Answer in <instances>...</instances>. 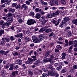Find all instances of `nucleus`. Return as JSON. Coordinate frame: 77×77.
Returning <instances> with one entry per match:
<instances>
[{"mask_svg": "<svg viewBox=\"0 0 77 77\" xmlns=\"http://www.w3.org/2000/svg\"><path fill=\"white\" fill-rule=\"evenodd\" d=\"M36 22L35 21V20L34 19H29L28 20L26 23L27 24L31 26L32 24H33L35 23H36Z\"/></svg>", "mask_w": 77, "mask_h": 77, "instance_id": "nucleus-1", "label": "nucleus"}, {"mask_svg": "<svg viewBox=\"0 0 77 77\" xmlns=\"http://www.w3.org/2000/svg\"><path fill=\"white\" fill-rule=\"evenodd\" d=\"M47 68H50L51 70L53 71V72H56V69L53 68V64H51V65L49 64L48 65Z\"/></svg>", "mask_w": 77, "mask_h": 77, "instance_id": "nucleus-2", "label": "nucleus"}, {"mask_svg": "<svg viewBox=\"0 0 77 77\" xmlns=\"http://www.w3.org/2000/svg\"><path fill=\"white\" fill-rule=\"evenodd\" d=\"M11 2V0H1V3H5L6 5H10V3Z\"/></svg>", "mask_w": 77, "mask_h": 77, "instance_id": "nucleus-3", "label": "nucleus"}, {"mask_svg": "<svg viewBox=\"0 0 77 77\" xmlns=\"http://www.w3.org/2000/svg\"><path fill=\"white\" fill-rule=\"evenodd\" d=\"M59 14H60V11L59 10H57L55 13H53L52 14V16H54V17H57V15H59Z\"/></svg>", "mask_w": 77, "mask_h": 77, "instance_id": "nucleus-4", "label": "nucleus"}, {"mask_svg": "<svg viewBox=\"0 0 77 77\" xmlns=\"http://www.w3.org/2000/svg\"><path fill=\"white\" fill-rule=\"evenodd\" d=\"M60 21V19H58V22L57 23V21H56L55 20H53L52 21L51 23H53V24H55L54 25V26H57L59 25V22Z\"/></svg>", "mask_w": 77, "mask_h": 77, "instance_id": "nucleus-5", "label": "nucleus"}, {"mask_svg": "<svg viewBox=\"0 0 77 77\" xmlns=\"http://www.w3.org/2000/svg\"><path fill=\"white\" fill-rule=\"evenodd\" d=\"M41 64V62L39 60H38L35 62L33 63V65H35L36 66H39Z\"/></svg>", "mask_w": 77, "mask_h": 77, "instance_id": "nucleus-6", "label": "nucleus"}, {"mask_svg": "<svg viewBox=\"0 0 77 77\" xmlns=\"http://www.w3.org/2000/svg\"><path fill=\"white\" fill-rule=\"evenodd\" d=\"M70 20V19L69 17H66L63 18V23H66V22H68Z\"/></svg>", "mask_w": 77, "mask_h": 77, "instance_id": "nucleus-7", "label": "nucleus"}, {"mask_svg": "<svg viewBox=\"0 0 77 77\" xmlns=\"http://www.w3.org/2000/svg\"><path fill=\"white\" fill-rule=\"evenodd\" d=\"M56 71L55 72H53V71H49L48 72V75H51V76H54L55 75V73H56Z\"/></svg>", "mask_w": 77, "mask_h": 77, "instance_id": "nucleus-8", "label": "nucleus"}, {"mask_svg": "<svg viewBox=\"0 0 77 77\" xmlns=\"http://www.w3.org/2000/svg\"><path fill=\"white\" fill-rule=\"evenodd\" d=\"M15 37H17V38H20L21 39L23 38V34L22 33H20L19 34H17L15 36Z\"/></svg>", "mask_w": 77, "mask_h": 77, "instance_id": "nucleus-9", "label": "nucleus"}, {"mask_svg": "<svg viewBox=\"0 0 77 77\" xmlns=\"http://www.w3.org/2000/svg\"><path fill=\"white\" fill-rule=\"evenodd\" d=\"M22 60H18L15 62V64H18V65H22Z\"/></svg>", "mask_w": 77, "mask_h": 77, "instance_id": "nucleus-10", "label": "nucleus"}, {"mask_svg": "<svg viewBox=\"0 0 77 77\" xmlns=\"http://www.w3.org/2000/svg\"><path fill=\"white\" fill-rule=\"evenodd\" d=\"M63 65V64L62 63V62H61L57 63H55L54 64V66H55V67H57V66H59V65Z\"/></svg>", "mask_w": 77, "mask_h": 77, "instance_id": "nucleus-11", "label": "nucleus"}, {"mask_svg": "<svg viewBox=\"0 0 77 77\" xmlns=\"http://www.w3.org/2000/svg\"><path fill=\"white\" fill-rule=\"evenodd\" d=\"M22 7L24 8V11H26L28 8V6L26 5V4H24L22 5Z\"/></svg>", "mask_w": 77, "mask_h": 77, "instance_id": "nucleus-12", "label": "nucleus"}, {"mask_svg": "<svg viewBox=\"0 0 77 77\" xmlns=\"http://www.w3.org/2000/svg\"><path fill=\"white\" fill-rule=\"evenodd\" d=\"M51 53V51H47L46 52L45 54V57H48L49 55H50V54Z\"/></svg>", "mask_w": 77, "mask_h": 77, "instance_id": "nucleus-13", "label": "nucleus"}, {"mask_svg": "<svg viewBox=\"0 0 77 77\" xmlns=\"http://www.w3.org/2000/svg\"><path fill=\"white\" fill-rule=\"evenodd\" d=\"M62 59H65V57H66V54L65 53L63 52L62 54Z\"/></svg>", "mask_w": 77, "mask_h": 77, "instance_id": "nucleus-14", "label": "nucleus"}, {"mask_svg": "<svg viewBox=\"0 0 77 77\" xmlns=\"http://www.w3.org/2000/svg\"><path fill=\"white\" fill-rule=\"evenodd\" d=\"M2 41H6L7 42H9L10 39L9 38H2Z\"/></svg>", "mask_w": 77, "mask_h": 77, "instance_id": "nucleus-15", "label": "nucleus"}, {"mask_svg": "<svg viewBox=\"0 0 77 77\" xmlns=\"http://www.w3.org/2000/svg\"><path fill=\"white\" fill-rule=\"evenodd\" d=\"M44 59H45V62H48L50 61L51 59L48 58V57H44Z\"/></svg>", "mask_w": 77, "mask_h": 77, "instance_id": "nucleus-16", "label": "nucleus"}, {"mask_svg": "<svg viewBox=\"0 0 77 77\" xmlns=\"http://www.w3.org/2000/svg\"><path fill=\"white\" fill-rule=\"evenodd\" d=\"M14 20V18L12 17H10L7 20V21H9L10 23H12Z\"/></svg>", "mask_w": 77, "mask_h": 77, "instance_id": "nucleus-17", "label": "nucleus"}, {"mask_svg": "<svg viewBox=\"0 0 77 77\" xmlns=\"http://www.w3.org/2000/svg\"><path fill=\"white\" fill-rule=\"evenodd\" d=\"M16 17L17 18H20V17H21V14H20V13L19 12H17L16 13Z\"/></svg>", "mask_w": 77, "mask_h": 77, "instance_id": "nucleus-18", "label": "nucleus"}, {"mask_svg": "<svg viewBox=\"0 0 77 77\" xmlns=\"http://www.w3.org/2000/svg\"><path fill=\"white\" fill-rule=\"evenodd\" d=\"M34 42L35 43H39L40 40L38 38H36L35 39L33 40Z\"/></svg>", "mask_w": 77, "mask_h": 77, "instance_id": "nucleus-19", "label": "nucleus"}, {"mask_svg": "<svg viewBox=\"0 0 77 77\" xmlns=\"http://www.w3.org/2000/svg\"><path fill=\"white\" fill-rule=\"evenodd\" d=\"M35 17L36 18H37V19H39V18H41V14L39 13H37L36 14Z\"/></svg>", "mask_w": 77, "mask_h": 77, "instance_id": "nucleus-20", "label": "nucleus"}, {"mask_svg": "<svg viewBox=\"0 0 77 77\" xmlns=\"http://www.w3.org/2000/svg\"><path fill=\"white\" fill-rule=\"evenodd\" d=\"M28 59L30 63V64H32L33 63V59L31 58H28Z\"/></svg>", "mask_w": 77, "mask_h": 77, "instance_id": "nucleus-21", "label": "nucleus"}, {"mask_svg": "<svg viewBox=\"0 0 77 77\" xmlns=\"http://www.w3.org/2000/svg\"><path fill=\"white\" fill-rule=\"evenodd\" d=\"M17 33H19V32H21V30H22V29H21V28L20 27L17 28Z\"/></svg>", "mask_w": 77, "mask_h": 77, "instance_id": "nucleus-22", "label": "nucleus"}, {"mask_svg": "<svg viewBox=\"0 0 77 77\" xmlns=\"http://www.w3.org/2000/svg\"><path fill=\"white\" fill-rule=\"evenodd\" d=\"M9 12H12L14 13L15 11L14 9H12L11 8H9Z\"/></svg>", "mask_w": 77, "mask_h": 77, "instance_id": "nucleus-23", "label": "nucleus"}, {"mask_svg": "<svg viewBox=\"0 0 77 77\" xmlns=\"http://www.w3.org/2000/svg\"><path fill=\"white\" fill-rule=\"evenodd\" d=\"M45 32L46 33H49V32H51L52 30L51 29H45Z\"/></svg>", "mask_w": 77, "mask_h": 77, "instance_id": "nucleus-24", "label": "nucleus"}, {"mask_svg": "<svg viewBox=\"0 0 77 77\" xmlns=\"http://www.w3.org/2000/svg\"><path fill=\"white\" fill-rule=\"evenodd\" d=\"M39 38L40 39H44V38H45V37L43 35L41 34L39 36Z\"/></svg>", "mask_w": 77, "mask_h": 77, "instance_id": "nucleus-25", "label": "nucleus"}, {"mask_svg": "<svg viewBox=\"0 0 77 77\" xmlns=\"http://www.w3.org/2000/svg\"><path fill=\"white\" fill-rule=\"evenodd\" d=\"M73 44L74 47H77V42L76 41V40L73 41Z\"/></svg>", "mask_w": 77, "mask_h": 77, "instance_id": "nucleus-26", "label": "nucleus"}, {"mask_svg": "<svg viewBox=\"0 0 77 77\" xmlns=\"http://www.w3.org/2000/svg\"><path fill=\"white\" fill-rule=\"evenodd\" d=\"M35 10L36 12H41V9L39 8H35Z\"/></svg>", "mask_w": 77, "mask_h": 77, "instance_id": "nucleus-27", "label": "nucleus"}, {"mask_svg": "<svg viewBox=\"0 0 77 77\" xmlns=\"http://www.w3.org/2000/svg\"><path fill=\"white\" fill-rule=\"evenodd\" d=\"M13 65L12 64H11L10 66V68H9V70L10 71H12V70H13Z\"/></svg>", "mask_w": 77, "mask_h": 77, "instance_id": "nucleus-28", "label": "nucleus"}, {"mask_svg": "<svg viewBox=\"0 0 77 77\" xmlns=\"http://www.w3.org/2000/svg\"><path fill=\"white\" fill-rule=\"evenodd\" d=\"M62 66H60L59 67H57L56 69L57 71H60L62 69Z\"/></svg>", "mask_w": 77, "mask_h": 77, "instance_id": "nucleus-29", "label": "nucleus"}, {"mask_svg": "<svg viewBox=\"0 0 77 77\" xmlns=\"http://www.w3.org/2000/svg\"><path fill=\"white\" fill-rule=\"evenodd\" d=\"M41 5H48V4L46 2H44L42 1H41Z\"/></svg>", "mask_w": 77, "mask_h": 77, "instance_id": "nucleus-30", "label": "nucleus"}, {"mask_svg": "<svg viewBox=\"0 0 77 77\" xmlns=\"http://www.w3.org/2000/svg\"><path fill=\"white\" fill-rule=\"evenodd\" d=\"M56 48L57 49H59V50H61L62 49V47L60 45H57L56 46Z\"/></svg>", "mask_w": 77, "mask_h": 77, "instance_id": "nucleus-31", "label": "nucleus"}, {"mask_svg": "<svg viewBox=\"0 0 77 77\" xmlns=\"http://www.w3.org/2000/svg\"><path fill=\"white\" fill-rule=\"evenodd\" d=\"M0 25H5V22L4 21L1 20L0 21Z\"/></svg>", "mask_w": 77, "mask_h": 77, "instance_id": "nucleus-32", "label": "nucleus"}, {"mask_svg": "<svg viewBox=\"0 0 77 77\" xmlns=\"http://www.w3.org/2000/svg\"><path fill=\"white\" fill-rule=\"evenodd\" d=\"M4 30L2 29L0 30V36H1L2 34H3Z\"/></svg>", "mask_w": 77, "mask_h": 77, "instance_id": "nucleus-33", "label": "nucleus"}, {"mask_svg": "<svg viewBox=\"0 0 77 77\" xmlns=\"http://www.w3.org/2000/svg\"><path fill=\"white\" fill-rule=\"evenodd\" d=\"M64 24V23H63V21H62V22L61 23L60 25V27L61 28L63 27V26H64V24Z\"/></svg>", "mask_w": 77, "mask_h": 77, "instance_id": "nucleus-34", "label": "nucleus"}, {"mask_svg": "<svg viewBox=\"0 0 77 77\" xmlns=\"http://www.w3.org/2000/svg\"><path fill=\"white\" fill-rule=\"evenodd\" d=\"M54 54H52L50 56V59L51 60L54 59Z\"/></svg>", "mask_w": 77, "mask_h": 77, "instance_id": "nucleus-35", "label": "nucleus"}, {"mask_svg": "<svg viewBox=\"0 0 77 77\" xmlns=\"http://www.w3.org/2000/svg\"><path fill=\"white\" fill-rule=\"evenodd\" d=\"M42 75L43 77H47L48 76V75H47V73H45L42 74Z\"/></svg>", "mask_w": 77, "mask_h": 77, "instance_id": "nucleus-36", "label": "nucleus"}, {"mask_svg": "<svg viewBox=\"0 0 77 77\" xmlns=\"http://www.w3.org/2000/svg\"><path fill=\"white\" fill-rule=\"evenodd\" d=\"M30 15L32 16V17H34L35 16V13L33 11L31 12Z\"/></svg>", "mask_w": 77, "mask_h": 77, "instance_id": "nucleus-37", "label": "nucleus"}, {"mask_svg": "<svg viewBox=\"0 0 77 77\" xmlns=\"http://www.w3.org/2000/svg\"><path fill=\"white\" fill-rule=\"evenodd\" d=\"M55 61H54V60H50V61H49V62H50V63H51V64H52L53 65V63H54V62Z\"/></svg>", "mask_w": 77, "mask_h": 77, "instance_id": "nucleus-38", "label": "nucleus"}, {"mask_svg": "<svg viewBox=\"0 0 77 77\" xmlns=\"http://www.w3.org/2000/svg\"><path fill=\"white\" fill-rule=\"evenodd\" d=\"M73 23L77 25V19H75V20L73 21Z\"/></svg>", "mask_w": 77, "mask_h": 77, "instance_id": "nucleus-39", "label": "nucleus"}, {"mask_svg": "<svg viewBox=\"0 0 77 77\" xmlns=\"http://www.w3.org/2000/svg\"><path fill=\"white\" fill-rule=\"evenodd\" d=\"M55 2H56V0H53L52 1H51L50 2V3L51 4H53L54 3H55Z\"/></svg>", "mask_w": 77, "mask_h": 77, "instance_id": "nucleus-40", "label": "nucleus"}, {"mask_svg": "<svg viewBox=\"0 0 77 77\" xmlns=\"http://www.w3.org/2000/svg\"><path fill=\"white\" fill-rule=\"evenodd\" d=\"M52 17H54V16H52V14H48L47 15V17L48 18H52Z\"/></svg>", "mask_w": 77, "mask_h": 77, "instance_id": "nucleus-41", "label": "nucleus"}, {"mask_svg": "<svg viewBox=\"0 0 77 77\" xmlns=\"http://www.w3.org/2000/svg\"><path fill=\"white\" fill-rule=\"evenodd\" d=\"M48 21V20H43L42 22V24H45Z\"/></svg>", "mask_w": 77, "mask_h": 77, "instance_id": "nucleus-42", "label": "nucleus"}, {"mask_svg": "<svg viewBox=\"0 0 77 77\" xmlns=\"http://www.w3.org/2000/svg\"><path fill=\"white\" fill-rule=\"evenodd\" d=\"M5 53V51L1 50L0 51V54L3 55Z\"/></svg>", "mask_w": 77, "mask_h": 77, "instance_id": "nucleus-43", "label": "nucleus"}, {"mask_svg": "<svg viewBox=\"0 0 77 77\" xmlns=\"http://www.w3.org/2000/svg\"><path fill=\"white\" fill-rule=\"evenodd\" d=\"M20 8H21V6H20V5H18L17 6H15L16 9H19Z\"/></svg>", "mask_w": 77, "mask_h": 77, "instance_id": "nucleus-44", "label": "nucleus"}, {"mask_svg": "<svg viewBox=\"0 0 77 77\" xmlns=\"http://www.w3.org/2000/svg\"><path fill=\"white\" fill-rule=\"evenodd\" d=\"M54 35V33L52 32L50 34L48 35L49 37H51V36H53Z\"/></svg>", "mask_w": 77, "mask_h": 77, "instance_id": "nucleus-45", "label": "nucleus"}, {"mask_svg": "<svg viewBox=\"0 0 77 77\" xmlns=\"http://www.w3.org/2000/svg\"><path fill=\"white\" fill-rule=\"evenodd\" d=\"M23 21V19L21 18L20 19L18 20V22H19V23H22Z\"/></svg>", "mask_w": 77, "mask_h": 77, "instance_id": "nucleus-46", "label": "nucleus"}, {"mask_svg": "<svg viewBox=\"0 0 77 77\" xmlns=\"http://www.w3.org/2000/svg\"><path fill=\"white\" fill-rule=\"evenodd\" d=\"M25 38L26 39V40H27L28 41H30V38L29 37H25Z\"/></svg>", "mask_w": 77, "mask_h": 77, "instance_id": "nucleus-47", "label": "nucleus"}, {"mask_svg": "<svg viewBox=\"0 0 77 77\" xmlns=\"http://www.w3.org/2000/svg\"><path fill=\"white\" fill-rule=\"evenodd\" d=\"M73 43H74V42H73V41H70L69 42V44L70 45H72V44H73Z\"/></svg>", "mask_w": 77, "mask_h": 77, "instance_id": "nucleus-48", "label": "nucleus"}, {"mask_svg": "<svg viewBox=\"0 0 77 77\" xmlns=\"http://www.w3.org/2000/svg\"><path fill=\"white\" fill-rule=\"evenodd\" d=\"M10 39L11 41H14V40H15V38H14V37L13 36H11L10 37Z\"/></svg>", "mask_w": 77, "mask_h": 77, "instance_id": "nucleus-49", "label": "nucleus"}, {"mask_svg": "<svg viewBox=\"0 0 77 77\" xmlns=\"http://www.w3.org/2000/svg\"><path fill=\"white\" fill-rule=\"evenodd\" d=\"M32 40H33H33H35V39L37 38H36V35H34L32 36Z\"/></svg>", "mask_w": 77, "mask_h": 77, "instance_id": "nucleus-50", "label": "nucleus"}, {"mask_svg": "<svg viewBox=\"0 0 77 77\" xmlns=\"http://www.w3.org/2000/svg\"><path fill=\"white\" fill-rule=\"evenodd\" d=\"M61 3L63 4V5H65L66 4V2L64 0H62L61 1Z\"/></svg>", "mask_w": 77, "mask_h": 77, "instance_id": "nucleus-51", "label": "nucleus"}, {"mask_svg": "<svg viewBox=\"0 0 77 77\" xmlns=\"http://www.w3.org/2000/svg\"><path fill=\"white\" fill-rule=\"evenodd\" d=\"M5 41L2 40V41L1 42V44H2V45H5Z\"/></svg>", "mask_w": 77, "mask_h": 77, "instance_id": "nucleus-52", "label": "nucleus"}, {"mask_svg": "<svg viewBox=\"0 0 77 77\" xmlns=\"http://www.w3.org/2000/svg\"><path fill=\"white\" fill-rule=\"evenodd\" d=\"M25 3L26 5H29L30 4V2L28 1H26L25 2Z\"/></svg>", "mask_w": 77, "mask_h": 77, "instance_id": "nucleus-53", "label": "nucleus"}, {"mask_svg": "<svg viewBox=\"0 0 77 77\" xmlns=\"http://www.w3.org/2000/svg\"><path fill=\"white\" fill-rule=\"evenodd\" d=\"M5 24L7 26H10L11 25V23H5Z\"/></svg>", "mask_w": 77, "mask_h": 77, "instance_id": "nucleus-54", "label": "nucleus"}, {"mask_svg": "<svg viewBox=\"0 0 77 77\" xmlns=\"http://www.w3.org/2000/svg\"><path fill=\"white\" fill-rule=\"evenodd\" d=\"M73 69H77V65H74L73 66Z\"/></svg>", "mask_w": 77, "mask_h": 77, "instance_id": "nucleus-55", "label": "nucleus"}, {"mask_svg": "<svg viewBox=\"0 0 77 77\" xmlns=\"http://www.w3.org/2000/svg\"><path fill=\"white\" fill-rule=\"evenodd\" d=\"M44 31H45V29L43 30V28H41L40 30H39V32H44Z\"/></svg>", "mask_w": 77, "mask_h": 77, "instance_id": "nucleus-56", "label": "nucleus"}, {"mask_svg": "<svg viewBox=\"0 0 77 77\" xmlns=\"http://www.w3.org/2000/svg\"><path fill=\"white\" fill-rule=\"evenodd\" d=\"M65 30H69L70 29V27L69 26H67L65 28Z\"/></svg>", "mask_w": 77, "mask_h": 77, "instance_id": "nucleus-57", "label": "nucleus"}, {"mask_svg": "<svg viewBox=\"0 0 77 77\" xmlns=\"http://www.w3.org/2000/svg\"><path fill=\"white\" fill-rule=\"evenodd\" d=\"M9 52V51H6L5 53H4V56H5L6 55H7V54Z\"/></svg>", "mask_w": 77, "mask_h": 77, "instance_id": "nucleus-58", "label": "nucleus"}, {"mask_svg": "<svg viewBox=\"0 0 77 77\" xmlns=\"http://www.w3.org/2000/svg\"><path fill=\"white\" fill-rule=\"evenodd\" d=\"M54 75L55 76V77H59V74H58V73L56 72L55 73Z\"/></svg>", "mask_w": 77, "mask_h": 77, "instance_id": "nucleus-59", "label": "nucleus"}, {"mask_svg": "<svg viewBox=\"0 0 77 77\" xmlns=\"http://www.w3.org/2000/svg\"><path fill=\"white\" fill-rule=\"evenodd\" d=\"M17 6V3H13L12 4V6L13 7H15Z\"/></svg>", "mask_w": 77, "mask_h": 77, "instance_id": "nucleus-60", "label": "nucleus"}, {"mask_svg": "<svg viewBox=\"0 0 77 77\" xmlns=\"http://www.w3.org/2000/svg\"><path fill=\"white\" fill-rule=\"evenodd\" d=\"M58 41H62V40H63V38L62 37H60L58 38Z\"/></svg>", "mask_w": 77, "mask_h": 77, "instance_id": "nucleus-61", "label": "nucleus"}, {"mask_svg": "<svg viewBox=\"0 0 77 77\" xmlns=\"http://www.w3.org/2000/svg\"><path fill=\"white\" fill-rule=\"evenodd\" d=\"M57 44H63V42H62L58 41L57 42Z\"/></svg>", "mask_w": 77, "mask_h": 77, "instance_id": "nucleus-62", "label": "nucleus"}, {"mask_svg": "<svg viewBox=\"0 0 77 77\" xmlns=\"http://www.w3.org/2000/svg\"><path fill=\"white\" fill-rule=\"evenodd\" d=\"M18 54L17 52H15L13 53V55L14 56H17Z\"/></svg>", "mask_w": 77, "mask_h": 77, "instance_id": "nucleus-63", "label": "nucleus"}, {"mask_svg": "<svg viewBox=\"0 0 77 77\" xmlns=\"http://www.w3.org/2000/svg\"><path fill=\"white\" fill-rule=\"evenodd\" d=\"M34 54L35 55V56H38V53H37V52L36 51H35L34 52Z\"/></svg>", "mask_w": 77, "mask_h": 77, "instance_id": "nucleus-64", "label": "nucleus"}]
</instances>
